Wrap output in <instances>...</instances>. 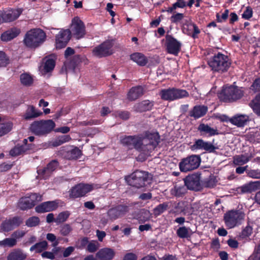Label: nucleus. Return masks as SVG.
<instances>
[{
	"label": "nucleus",
	"mask_w": 260,
	"mask_h": 260,
	"mask_svg": "<svg viewBox=\"0 0 260 260\" xmlns=\"http://www.w3.org/2000/svg\"><path fill=\"white\" fill-rule=\"evenodd\" d=\"M158 133L146 132L145 137L140 135L125 136L120 139L121 143L129 149L133 148L142 151L147 149L148 151L154 150L159 143Z\"/></svg>",
	"instance_id": "obj_1"
},
{
	"label": "nucleus",
	"mask_w": 260,
	"mask_h": 260,
	"mask_svg": "<svg viewBox=\"0 0 260 260\" xmlns=\"http://www.w3.org/2000/svg\"><path fill=\"white\" fill-rule=\"evenodd\" d=\"M211 71L214 73L223 74L229 70L231 65L229 57L220 52L214 54L208 60Z\"/></svg>",
	"instance_id": "obj_2"
},
{
	"label": "nucleus",
	"mask_w": 260,
	"mask_h": 260,
	"mask_svg": "<svg viewBox=\"0 0 260 260\" xmlns=\"http://www.w3.org/2000/svg\"><path fill=\"white\" fill-rule=\"evenodd\" d=\"M45 32L41 28H33L27 31L23 40L24 44L30 48H36L45 42Z\"/></svg>",
	"instance_id": "obj_3"
},
{
	"label": "nucleus",
	"mask_w": 260,
	"mask_h": 260,
	"mask_svg": "<svg viewBox=\"0 0 260 260\" xmlns=\"http://www.w3.org/2000/svg\"><path fill=\"white\" fill-rule=\"evenodd\" d=\"M126 180L129 185L140 188L150 183L151 177L147 172L137 170L127 176Z\"/></svg>",
	"instance_id": "obj_4"
},
{
	"label": "nucleus",
	"mask_w": 260,
	"mask_h": 260,
	"mask_svg": "<svg viewBox=\"0 0 260 260\" xmlns=\"http://www.w3.org/2000/svg\"><path fill=\"white\" fill-rule=\"evenodd\" d=\"M245 217L244 212L240 210H231L224 213L223 220L226 227L231 229L241 225Z\"/></svg>",
	"instance_id": "obj_5"
},
{
	"label": "nucleus",
	"mask_w": 260,
	"mask_h": 260,
	"mask_svg": "<svg viewBox=\"0 0 260 260\" xmlns=\"http://www.w3.org/2000/svg\"><path fill=\"white\" fill-rule=\"evenodd\" d=\"M55 126L54 122L51 119L35 121L30 124V129L35 135L41 136L51 132Z\"/></svg>",
	"instance_id": "obj_6"
},
{
	"label": "nucleus",
	"mask_w": 260,
	"mask_h": 260,
	"mask_svg": "<svg viewBox=\"0 0 260 260\" xmlns=\"http://www.w3.org/2000/svg\"><path fill=\"white\" fill-rule=\"evenodd\" d=\"M243 91L238 87L230 86L224 88L219 94L220 100L225 102H232L241 99Z\"/></svg>",
	"instance_id": "obj_7"
},
{
	"label": "nucleus",
	"mask_w": 260,
	"mask_h": 260,
	"mask_svg": "<svg viewBox=\"0 0 260 260\" xmlns=\"http://www.w3.org/2000/svg\"><path fill=\"white\" fill-rule=\"evenodd\" d=\"M201 157L197 155H191L181 159L179 166L182 172H187L198 168L201 164Z\"/></svg>",
	"instance_id": "obj_8"
},
{
	"label": "nucleus",
	"mask_w": 260,
	"mask_h": 260,
	"mask_svg": "<svg viewBox=\"0 0 260 260\" xmlns=\"http://www.w3.org/2000/svg\"><path fill=\"white\" fill-rule=\"evenodd\" d=\"M41 196L37 193H32L29 197L20 198L18 203V206L21 210H27L33 208L37 203L41 201Z\"/></svg>",
	"instance_id": "obj_9"
},
{
	"label": "nucleus",
	"mask_w": 260,
	"mask_h": 260,
	"mask_svg": "<svg viewBox=\"0 0 260 260\" xmlns=\"http://www.w3.org/2000/svg\"><path fill=\"white\" fill-rule=\"evenodd\" d=\"M250 89L254 92L260 91V78L254 80L250 87ZM249 106L255 114L260 116V92L250 101Z\"/></svg>",
	"instance_id": "obj_10"
},
{
	"label": "nucleus",
	"mask_w": 260,
	"mask_h": 260,
	"mask_svg": "<svg viewBox=\"0 0 260 260\" xmlns=\"http://www.w3.org/2000/svg\"><path fill=\"white\" fill-rule=\"evenodd\" d=\"M114 40H107L93 49V54L99 57L109 56L112 54V48L114 45Z\"/></svg>",
	"instance_id": "obj_11"
},
{
	"label": "nucleus",
	"mask_w": 260,
	"mask_h": 260,
	"mask_svg": "<svg viewBox=\"0 0 260 260\" xmlns=\"http://www.w3.org/2000/svg\"><path fill=\"white\" fill-rule=\"evenodd\" d=\"M129 211V206L126 204H118L110 208L107 211V215L111 220L120 218Z\"/></svg>",
	"instance_id": "obj_12"
},
{
	"label": "nucleus",
	"mask_w": 260,
	"mask_h": 260,
	"mask_svg": "<svg viewBox=\"0 0 260 260\" xmlns=\"http://www.w3.org/2000/svg\"><path fill=\"white\" fill-rule=\"evenodd\" d=\"M71 35L77 39H80L85 35V26L83 22L78 17H75L72 22Z\"/></svg>",
	"instance_id": "obj_13"
},
{
	"label": "nucleus",
	"mask_w": 260,
	"mask_h": 260,
	"mask_svg": "<svg viewBox=\"0 0 260 260\" xmlns=\"http://www.w3.org/2000/svg\"><path fill=\"white\" fill-rule=\"evenodd\" d=\"M92 186L88 184L79 183L69 190L70 197L76 199L84 196L87 193L91 191Z\"/></svg>",
	"instance_id": "obj_14"
},
{
	"label": "nucleus",
	"mask_w": 260,
	"mask_h": 260,
	"mask_svg": "<svg viewBox=\"0 0 260 260\" xmlns=\"http://www.w3.org/2000/svg\"><path fill=\"white\" fill-rule=\"evenodd\" d=\"M59 166L57 159L51 160L46 167L38 169L37 173L43 179H47Z\"/></svg>",
	"instance_id": "obj_15"
},
{
	"label": "nucleus",
	"mask_w": 260,
	"mask_h": 260,
	"mask_svg": "<svg viewBox=\"0 0 260 260\" xmlns=\"http://www.w3.org/2000/svg\"><path fill=\"white\" fill-rule=\"evenodd\" d=\"M166 46L168 53L178 55L181 50V43L171 35H167L166 36Z\"/></svg>",
	"instance_id": "obj_16"
},
{
	"label": "nucleus",
	"mask_w": 260,
	"mask_h": 260,
	"mask_svg": "<svg viewBox=\"0 0 260 260\" xmlns=\"http://www.w3.org/2000/svg\"><path fill=\"white\" fill-rule=\"evenodd\" d=\"M71 38L70 29H62L55 37L56 47L57 49L64 48Z\"/></svg>",
	"instance_id": "obj_17"
},
{
	"label": "nucleus",
	"mask_w": 260,
	"mask_h": 260,
	"mask_svg": "<svg viewBox=\"0 0 260 260\" xmlns=\"http://www.w3.org/2000/svg\"><path fill=\"white\" fill-rule=\"evenodd\" d=\"M201 177L198 174L188 175L184 179L185 185L189 190H199L201 187Z\"/></svg>",
	"instance_id": "obj_18"
},
{
	"label": "nucleus",
	"mask_w": 260,
	"mask_h": 260,
	"mask_svg": "<svg viewBox=\"0 0 260 260\" xmlns=\"http://www.w3.org/2000/svg\"><path fill=\"white\" fill-rule=\"evenodd\" d=\"M23 222L21 217L15 216L4 220L1 225V229L4 232H9L15 228L19 226Z\"/></svg>",
	"instance_id": "obj_19"
},
{
	"label": "nucleus",
	"mask_w": 260,
	"mask_h": 260,
	"mask_svg": "<svg viewBox=\"0 0 260 260\" xmlns=\"http://www.w3.org/2000/svg\"><path fill=\"white\" fill-rule=\"evenodd\" d=\"M22 12L21 9H10L3 13L0 18V24L3 22H10L17 19Z\"/></svg>",
	"instance_id": "obj_20"
},
{
	"label": "nucleus",
	"mask_w": 260,
	"mask_h": 260,
	"mask_svg": "<svg viewBox=\"0 0 260 260\" xmlns=\"http://www.w3.org/2000/svg\"><path fill=\"white\" fill-rule=\"evenodd\" d=\"M57 200L47 201L37 206L35 210L37 213H42L55 210L58 207Z\"/></svg>",
	"instance_id": "obj_21"
},
{
	"label": "nucleus",
	"mask_w": 260,
	"mask_h": 260,
	"mask_svg": "<svg viewBox=\"0 0 260 260\" xmlns=\"http://www.w3.org/2000/svg\"><path fill=\"white\" fill-rule=\"evenodd\" d=\"M217 148L215 147L211 143L206 142L202 139L196 140L191 146L192 150H202L209 152H213Z\"/></svg>",
	"instance_id": "obj_22"
},
{
	"label": "nucleus",
	"mask_w": 260,
	"mask_h": 260,
	"mask_svg": "<svg viewBox=\"0 0 260 260\" xmlns=\"http://www.w3.org/2000/svg\"><path fill=\"white\" fill-rule=\"evenodd\" d=\"M60 153L64 158L68 160L77 159L82 154V151L77 147H74L72 149H62L60 151Z\"/></svg>",
	"instance_id": "obj_23"
},
{
	"label": "nucleus",
	"mask_w": 260,
	"mask_h": 260,
	"mask_svg": "<svg viewBox=\"0 0 260 260\" xmlns=\"http://www.w3.org/2000/svg\"><path fill=\"white\" fill-rule=\"evenodd\" d=\"M260 189V181H250L237 188L239 193H251Z\"/></svg>",
	"instance_id": "obj_24"
},
{
	"label": "nucleus",
	"mask_w": 260,
	"mask_h": 260,
	"mask_svg": "<svg viewBox=\"0 0 260 260\" xmlns=\"http://www.w3.org/2000/svg\"><path fill=\"white\" fill-rule=\"evenodd\" d=\"M115 255L114 249L110 248H103L96 253V257L100 260H112Z\"/></svg>",
	"instance_id": "obj_25"
},
{
	"label": "nucleus",
	"mask_w": 260,
	"mask_h": 260,
	"mask_svg": "<svg viewBox=\"0 0 260 260\" xmlns=\"http://www.w3.org/2000/svg\"><path fill=\"white\" fill-rule=\"evenodd\" d=\"M144 93V89L141 85L133 87L127 93V99L130 101H134L141 97Z\"/></svg>",
	"instance_id": "obj_26"
},
{
	"label": "nucleus",
	"mask_w": 260,
	"mask_h": 260,
	"mask_svg": "<svg viewBox=\"0 0 260 260\" xmlns=\"http://www.w3.org/2000/svg\"><path fill=\"white\" fill-rule=\"evenodd\" d=\"M43 70L45 73H48L52 72L55 66L56 57L51 55L45 57L43 58Z\"/></svg>",
	"instance_id": "obj_27"
},
{
	"label": "nucleus",
	"mask_w": 260,
	"mask_h": 260,
	"mask_svg": "<svg viewBox=\"0 0 260 260\" xmlns=\"http://www.w3.org/2000/svg\"><path fill=\"white\" fill-rule=\"evenodd\" d=\"M250 120V119L249 115L241 114L235 116L231 119L230 121L232 124L238 127H242L246 125Z\"/></svg>",
	"instance_id": "obj_28"
},
{
	"label": "nucleus",
	"mask_w": 260,
	"mask_h": 260,
	"mask_svg": "<svg viewBox=\"0 0 260 260\" xmlns=\"http://www.w3.org/2000/svg\"><path fill=\"white\" fill-rule=\"evenodd\" d=\"M20 33V29L12 27L3 33L1 35V40L3 41H9L17 37Z\"/></svg>",
	"instance_id": "obj_29"
},
{
	"label": "nucleus",
	"mask_w": 260,
	"mask_h": 260,
	"mask_svg": "<svg viewBox=\"0 0 260 260\" xmlns=\"http://www.w3.org/2000/svg\"><path fill=\"white\" fill-rule=\"evenodd\" d=\"M43 114V113L37 110L34 106H28L23 115L24 119L28 120L37 118Z\"/></svg>",
	"instance_id": "obj_30"
},
{
	"label": "nucleus",
	"mask_w": 260,
	"mask_h": 260,
	"mask_svg": "<svg viewBox=\"0 0 260 260\" xmlns=\"http://www.w3.org/2000/svg\"><path fill=\"white\" fill-rule=\"evenodd\" d=\"M207 111L208 108L205 106H196L190 111L189 115L198 119L205 115Z\"/></svg>",
	"instance_id": "obj_31"
},
{
	"label": "nucleus",
	"mask_w": 260,
	"mask_h": 260,
	"mask_svg": "<svg viewBox=\"0 0 260 260\" xmlns=\"http://www.w3.org/2000/svg\"><path fill=\"white\" fill-rule=\"evenodd\" d=\"M26 254L20 249H15L7 256V260H24Z\"/></svg>",
	"instance_id": "obj_32"
},
{
	"label": "nucleus",
	"mask_w": 260,
	"mask_h": 260,
	"mask_svg": "<svg viewBox=\"0 0 260 260\" xmlns=\"http://www.w3.org/2000/svg\"><path fill=\"white\" fill-rule=\"evenodd\" d=\"M131 59L136 62L139 66L144 67L148 63L147 58L142 53H134L131 55Z\"/></svg>",
	"instance_id": "obj_33"
},
{
	"label": "nucleus",
	"mask_w": 260,
	"mask_h": 260,
	"mask_svg": "<svg viewBox=\"0 0 260 260\" xmlns=\"http://www.w3.org/2000/svg\"><path fill=\"white\" fill-rule=\"evenodd\" d=\"M198 130L203 134L207 135L208 136H212L218 134L217 129L212 128L204 123L199 125Z\"/></svg>",
	"instance_id": "obj_34"
},
{
	"label": "nucleus",
	"mask_w": 260,
	"mask_h": 260,
	"mask_svg": "<svg viewBox=\"0 0 260 260\" xmlns=\"http://www.w3.org/2000/svg\"><path fill=\"white\" fill-rule=\"evenodd\" d=\"M251 156L247 154L236 155L233 158V163L236 166H242L248 162Z\"/></svg>",
	"instance_id": "obj_35"
},
{
	"label": "nucleus",
	"mask_w": 260,
	"mask_h": 260,
	"mask_svg": "<svg viewBox=\"0 0 260 260\" xmlns=\"http://www.w3.org/2000/svg\"><path fill=\"white\" fill-rule=\"evenodd\" d=\"M48 243L46 241H42L32 245L30 248V251H35L36 253H40L48 248Z\"/></svg>",
	"instance_id": "obj_36"
},
{
	"label": "nucleus",
	"mask_w": 260,
	"mask_h": 260,
	"mask_svg": "<svg viewBox=\"0 0 260 260\" xmlns=\"http://www.w3.org/2000/svg\"><path fill=\"white\" fill-rule=\"evenodd\" d=\"M25 146H21L20 144H17L14 147L11 149L9 154L12 156H17L24 153H27Z\"/></svg>",
	"instance_id": "obj_37"
},
{
	"label": "nucleus",
	"mask_w": 260,
	"mask_h": 260,
	"mask_svg": "<svg viewBox=\"0 0 260 260\" xmlns=\"http://www.w3.org/2000/svg\"><path fill=\"white\" fill-rule=\"evenodd\" d=\"M21 83L25 86H30L34 82V79L31 75L28 73H23L20 76Z\"/></svg>",
	"instance_id": "obj_38"
},
{
	"label": "nucleus",
	"mask_w": 260,
	"mask_h": 260,
	"mask_svg": "<svg viewBox=\"0 0 260 260\" xmlns=\"http://www.w3.org/2000/svg\"><path fill=\"white\" fill-rule=\"evenodd\" d=\"M13 123L9 121L0 123V137L9 133L12 129Z\"/></svg>",
	"instance_id": "obj_39"
},
{
	"label": "nucleus",
	"mask_w": 260,
	"mask_h": 260,
	"mask_svg": "<svg viewBox=\"0 0 260 260\" xmlns=\"http://www.w3.org/2000/svg\"><path fill=\"white\" fill-rule=\"evenodd\" d=\"M70 212L69 211H62L58 214L55 218V222L57 224L65 222L69 217Z\"/></svg>",
	"instance_id": "obj_40"
},
{
	"label": "nucleus",
	"mask_w": 260,
	"mask_h": 260,
	"mask_svg": "<svg viewBox=\"0 0 260 260\" xmlns=\"http://www.w3.org/2000/svg\"><path fill=\"white\" fill-rule=\"evenodd\" d=\"M186 191V188L183 186L175 185L174 187L171 190L172 195L176 197H181L184 194Z\"/></svg>",
	"instance_id": "obj_41"
},
{
	"label": "nucleus",
	"mask_w": 260,
	"mask_h": 260,
	"mask_svg": "<svg viewBox=\"0 0 260 260\" xmlns=\"http://www.w3.org/2000/svg\"><path fill=\"white\" fill-rule=\"evenodd\" d=\"M217 182L216 177L211 175L204 181L203 185L205 187L213 188L216 186Z\"/></svg>",
	"instance_id": "obj_42"
},
{
	"label": "nucleus",
	"mask_w": 260,
	"mask_h": 260,
	"mask_svg": "<svg viewBox=\"0 0 260 260\" xmlns=\"http://www.w3.org/2000/svg\"><path fill=\"white\" fill-rule=\"evenodd\" d=\"M71 140V138L69 135H63L57 138L54 142L52 145L54 147H57L61 145L64 143L69 142Z\"/></svg>",
	"instance_id": "obj_43"
},
{
	"label": "nucleus",
	"mask_w": 260,
	"mask_h": 260,
	"mask_svg": "<svg viewBox=\"0 0 260 260\" xmlns=\"http://www.w3.org/2000/svg\"><path fill=\"white\" fill-rule=\"evenodd\" d=\"M17 244V240L13 238H6L0 241V246L12 247Z\"/></svg>",
	"instance_id": "obj_44"
},
{
	"label": "nucleus",
	"mask_w": 260,
	"mask_h": 260,
	"mask_svg": "<svg viewBox=\"0 0 260 260\" xmlns=\"http://www.w3.org/2000/svg\"><path fill=\"white\" fill-rule=\"evenodd\" d=\"M164 100L168 101L175 100V88L164 90Z\"/></svg>",
	"instance_id": "obj_45"
},
{
	"label": "nucleus",
	"mask_w": 260,
	"mask_h": 260,
	"mask_svg": "<svg viewBox=\"0 0 260 260\" xmlns=\"http://www.w3.org/2000/svg\"><path fill=\"white\" fill-rule=\"evenodd\" d=\"M40 222V218L38 217L32 216L26 220L25 225L28 227H34L39 225Z\"/></svg>",
	"instance_id": "obj_46"
},
{
	"label": "nucleus",
	"mask_w": 260,
	"mask_h": 260,
	"mask_svg": "<svg viewBox=\"0 0 260 260\" xmlns=\"http://www.w3.org/2000/svg\"><path fill=\"white\" fill-rule=\"evenodd\" d=\"M188 96L189 93L186 90L175 88V100L187 98Z\"/></svg>",
	"instance_id": "obj_47"
},
{
	"label": "nucleus",
	"mask_w": 260,
	"mask_h": 260,
	"mask_svg": "<svg viewBox=\"0 0 260 260\" xmlns=\"http://www.w3.org/2000/svg\"><path fill=\"white\" fill-rule=\"evenodd\" d=\"M189 229H188L185 226H182L178 229L177 234L180 238H187L189 236Z\"/></svg>",
	"instance_id": "obj_48"
},
{
	"label": "nucleus",
	"mask_w": 260,
	"mask_h": 260,
	"mask_svg": "<svg viewBox=\"0 0 260 260\" xmlns=\"http://www.w3.org/2000/svg\"><path fill=\"white\" fill-rule=\"evenodd\" d=\"M72 231V228L69 224L66 223L60 226V233L63 236H68Z\"/></svg>",
	"instance_id": "obj_49"
},
{
	"label": "nucleus",
	"mask_w": 260,
	"mask_h": 260,
	"mask_svg": "<svg viewBox=\"0 0 260 260\" xmlns=\"http://www.w3.org/2000/svg\"><path fill=\"white\" fill-rule=\"evenodd\" d=\"M46 239L49 241L52 242V247H56L59 244V238L57 239L56 236L52 233H48L46 235Z\"/></svg>",
	"instance_id": "obj_50"
},
{
	"label": "nucleus",
	"mask_w": 260,
	"mask_h": 260,
	"mask_svg": "<svg viewBox=\"0 0 260 260\" xmlns=\"http://www.w3.org/2000/svg\"><path fill=\"white\" fill-rule=\"evenodd\" d=\"M99 243L96 241H91L89 242L87 246V250L89 252H94L98 249Z\"/></svg>",
	"instance_id": "obj_51"
},
{
	"label": "nucleus",
	"mask_w": 260,
	"mask_h": 260,
	"mask_svg": "<svg viewBox=\"0 0 260 260\" xmlns=\"http://www.w3.org/2000/svg\"><path fill=\"white\" fill-rule=\"evenodd\" d=\"M247 176L253 179H260V170L253 169L248 170L247 172Z\"/></svg>",
	"instance_id": "obj_52"
},
{
	"label": "nucleus",
	"mask_w": 260,
	"mask_h": 260,
	"mask_svg": "<svg viewBox=\"0 0 260 260\" xmlns=\"http://www.w3.org/2000/svg\"><path fill=\"white\" fill-rule=\"evenodd\" d=\"M187 26L190 30L192 31V37L193 38H197L198 34L200 32V30L198 26L196 24L192 23L188 24Z\"/></svg>",
	"instance_id": "obj_53"
},
{
	"label": "nucleus",
	"mask_w": 260,
	"mask_h": 260,
	"mask_svg": "<svg viewBox=\"0 0 260 260\" xmlns=\"http://www.w3.org/2000/svg\"><path fill=\"white\" fill-rule=\"evenodd\" d=\"M252 14L253 11L252 9L249 7H246V10L242 14V18L245 19H249L250 18L252 17Z\"/></svg>",
	"instance_id": "obj_54"
},
{
	"label": "nucleus",
	"mask_w": 260,
	"mask_h": 260,
	"mask_svg": "<svg viewBox=\"0 0 260 260\" xmlns=\"http://www.w3.org/2000/svg\"><path fill=\"white\" fill-rule=\"evenodd\" d=\"M252 233V228L248 225L242 231L241 236L243 238L248 237L251 235Z\"/></svg>",
	"instance_id": "obj_55"
},
{
	"label": "nucleus",
	"mask_w": 260,
	"mask_h": 260,
	"mask_svg": "<svg viewBox=\"0 0 260 260\" xmlns=\"http://www.w3.org/2000/svg\"><path fill=\"white\" fill-rule=\"evenodd\" d=\"M140 106L143 111H148L151 110L152 104L149 101H144L140 104Z\"/></svg>",
	"instance_id": "obj_56"
},
{
	"label": "nucleus",
	"mask_w": 260,
	"mask_h": 260,
	"mask_svg": "<svg viewBox=\"0 0 260 260\" xmlns=\"http://www.w3.org/2000/svg\"><path fill=\"white\" fill-rule=\"evenodd\" d=\"M129 113L126 111H118L117 112V116L124 120H127L129 118Z\"/></svg>",
	"instance_id": "obj_57"
},
{
	"label": "nucleus",
	"mask_w": 260,
	"mask_h": 260,
	"mask_svg": "<svg viewBox=\"0 0 260 260\" xmlns=\"http://www.w3.org/2000/svg\"><path fill=\"white\" fill-rule=\"evenodd\" d=\"M13 166V164H8L5 162L0 165V172H4L11 169Z\"/></svg>",
	"instance_id": "obj_58"
},
{
	"label": "nucleus",
	"mask_w": 260,
	"mask_h": 260,
	"mask_svg": "<svg viewBox=\"0 0 260 260\" xmlns=\"http://www.w3.org/2000/svg\"><path fill=\"white\" fill-rule=\"evenodd\" d=\"M25 234L26 232L24 231L17 230L12 234V237L16 240V239L22 238Z\"/></svg>",
	"instance_id": "obj_59"
},
{
	"label": "nucleus",
	"mask_w": 260,
	"mask_h": 260,
	"mask_svg": "<svg viewBox=\"0 0 260 260\" xmlns=\"http://www.w3.org/2000/svg\"><path fill=\"white\" fill-rule=\"evenodd\" d=\"M7 61L6 54L3 51H0V67H5L8 63Z\"/></svg>",
	"instance_id": "obj_60"
},
{
	"label": "nucleus",
	"mask_w": 260,
	"mask_h": 260,
	"mask_svg": "<svg viewBox=\"0 0 260 260\" xmlns=\"http://www.w3.org/2000/svg\"><path fill=\"white\" fill-rule=\"evenodd\" d=\"M184 17V15L182 13H177L173 15L171 18L172 22L174 23H177L181 20Z\"/></svg>",
	"instance_id": "obj_61"
},
{
	"label": "nucleus",
	"mask_w": 260,
	"mask_h": 260,
	"mask_svg": "<svg viewBox=\"0 0 260 260\" xmlns=\"http://www.w3.org/2000/svg\"><path fill=\"white\" fill-rule=\"evenodd\" d=\"M137 258L138 257L136 254L128 252L124 255L122 260H137Z\"/></svg>",
	"instance_id": "obj_62"
},
{
	"label": "nucleus",
	"mask_w": 260,
	"mask_h": 260,
	"mask_svg": "<svg viewBox=\"0 0 260 260\" xmlns=\"http://www.w3.org/2000/svg\"><path fill=\"white\" fill-rule=\"evenodd\" d=\"M89 243L88 238L87 237H83L81 238L79 241V248L80 249H83L86 246H87Z\"/></svg>",
	"instance_id": "obj_63"
},
{
	"label": "nucleus",
	"mask_w": 260,
	"mask_h": 260,
	"mask_svg": "<svg viewBox=\"0 0 260 260\" xmlns=\"http://www.w3.org/2000/svg\"><path fill=\"white\" fill-rule=\"evenodd\" d=\"M75 248L73 246L68 247L65 249L63 252V256L64 257H67L70 256L72 253L74 251Z\"/></svg>",
	"instance_id": "obj_64"
}]
</instances>
